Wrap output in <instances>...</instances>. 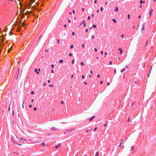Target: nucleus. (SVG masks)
Returning <instances> with one entry per match:
<instances>
[{
    "label": "nucleus",
    "instance_id": "obj_26",
    "mask_svg": "<svg viewBox=\"0 0 156 156\" xmlns=\"http://www.w3.org/2000/svg\"><path fill=\"white\" fill-rule=\"evenodd\" d=\"M37 108L36 107H34V111H36L37 110Z\"/></svg>",
    "mask_w": 156,
    "mask_h": 156
},
{
    "label": "nucleus",
    "instance_id": "obj_12",
    "mask_svg": "<svg viewBox=\"0 0 156 156\" xmlns=\"http://www.w3.org/2000/svg\"><path fill=\"white\" fill-rule=\"evenodd\" d=\"M63 62V60H62V59H61V60H60L59 61V62L61 63H62Z\"/></svg>",
    "mask_w": 156,
    "mask_h": 156
},
{
    "label": "nucleus",
    "instance_id": "obj_35",
    "mask_svg": "<svg viewBox=\"0 0 156 156\" xmlns=\"http://www.w3.org/2000/svg\"><path fill=\"white\" fill-rule=\"evenodd\" d=\"M122 141H123V140H122V142H121V143H120V145H119V146H118V147H119V146H120V145H121V143H122Z\"/></svg>",
    "mask_w": 156,
    "mask_h": 156
},
{
    "label": "nucleus",
    "instance_id": "obj_13",
    "mask_svg": "<svg viewBox=\"0 0 156 156\" xmlns=\"http://www.w3.org/2000/svg\"><path fill=\"white\" fill-rule=\"evenodd\" d=\"M82 24H83V26H84V27H85V21H83L82 22Z\"/></svg>",
    "mask_w": 156,
    "mask_h": 156
},
{
    "label": "nucleus",
    "instance_id": "obj_41",
    "mask_svg": "<svg viewBox=\"0 0 156 156\" xmlns=\"http://www.w3.org/2000/svg\"><path fill=\"white\" fill-rule=\"evenodd\" d=\"M73 13H75V11L74 10H73Z\"/></svg>",
    "mask_w": 156,
    "mask_h": 156
},
{
    "label": "nucleus",
    "instance_id": "obj_22",
    "mask_svg": "<svg viewBox=\"0 0 156 156\" xmlns=\"http://www.w3.org/2000/svg\"><path fill=\"white\" fill-rule=\"evenodd\" d=\"M127 16L128 19H129L130 18V15L129 14H128L127 15Z\"/></svg>",
    "mask_w": 156,
    "mask_h": 156
},
{
    "label": "nucleus",
    "instance_id": "obj_27",
    "mask_svg": "<svg viewBox=\"0 0 156 156\" xmlns=\"http://www.w3.org/2000/svg\"><path fill=\"white\" fill-rule=\"evenodd\" d=\"M49 87H53V85H52V84H50V85H49Z\"/></svg>",
    "mask_w": 156,
    "mask_h": 156
},
{
    "label": "nucleus",
    "instance_id": "obj_16",
    "mask_svg": "<svg viewBox=\"0 0 156 156\" xmlns=\"http://www.w3.org/2000/svg\"><path fill=\"white\" fill-rule=\"evenodd\" d=\"M24 101H23V105H22V107L23 108H24Z\"/></svg>",
    "mask_w": 156,
    "mask_h": 156
},
{
    "label": "nucleus",
    "instance_id": "obj_40",
    "mask_svg": "<svg viewBox=\"0 0 156 156\" xmlns=\"http://www.w3.org/2000/svg\"><path fill=\"white\" fill-rule=\"evenodd\" d=\"M97 76L99 78L100 77V75L98 74L97 75Z\"/></svg>",
    "mask_w": 156,
    "mask_h": 156
},
{
    "label": "nucleus",
    "instance_id": "obj_38",
    "mask_svg": "<svg viewBox=\"0 0 156 156\" xmlns=\"http://www.w3.org/2000/svg\"><path fill=\"white\" fill-rule=\"evenodd\" d=\"M82 48H84V44H83L82 45Z\"/></svg>",
    "mask_w": 156,
    "mask_h": 156
},
{
    "label": "nucleus",
    "instance_id": "obj_62",
    "mask_svg": "<svg viewBox=\"0 0 156 156\" xmlns=\"http://www.w3.org/2000/svg\"><path fill=\"white\" fill-rule=\"evenodd\" d=\"M92 38L94 39V36H92Z\"/></svg>",
    "mask_w": 156,
    "mask_h": 156
},
{
    "label": "nucleus",
    "instance_id": "obj_61",
    "mask_svg": "<svg viewBox=\"0 0 156 156\" xmlns=\"http://www.w3.org/2000/svg\"><path fill=\"white\" fill-rule=\"evenodd\" d=\"M107 84L108 85H110V83H107Z\"/></svg>",
    "mask_w": 156,
    "mask_h": 156
},
{
    "label": "nucleus",
    "instance_id": "obj_64",
    "mask_svg": "<svg viewBox=\"0 0 156 156\" xmlns=\"http://www.w3.org/2000/svg\"><path fill=\"white\" fill-rule=\"evenodd\" d=\"M129 118H128V120L127 121V122H129Z\"/></svg>",
    "mask_w": 156,
    "mask_h": 156
},
{
    "label": "nucleus",
    "instance_id": "obj_50",
    "mask_svg": "<svg viewBox=\"0 0 156 156\" xmlns=\"http://www.w3.org/2000/svg\"><path fill=\"white\" fill-rule=\"evenodd\" d=\"M10 34L11 35H12L13 34L11 32H10Z\"/></svg>",
    "mask_w": 156,
    "mask_h": 156
},
{
    "label": "nucleus",
    "instance_id": "obj_20",
    "mask_svg": "<svg viewBox=\"0 0 156 156\" xmlns=\"http://www.w3.org/2000/svg\"><path fill=\"white\" fill-rule=\"evenodd\" d=\"M73 48V45H71L70 46V48L71 49H72Z\"/></svg>",
    "mask_w": 156,
    "mask_h": 156
},
{
    "label": "nucleus",
    "instance_id": "obj_57",
    "mask_svg": "<svg viewBox=\"0 0 156 156\" xmlns=\"http://www.w3.org/2000/svg\"><path fill=\"white\" fill-rule=\"evenodd\" d=\"M97 129V127L95 128H94V131H96V129Z\"/></svg>",
    "mask_w": 156,
    "mask_h": 156
},
{
    "label": "nucleus",
    "instance_id": "obj_31",
    "mask_svg": "<svg viewBox=\"0 0 156 156\" xmlns=\"http://www.w3.org/2000/svg\"><path fill=\"white\" fill-rule=\"evenodd\" d=\"M51 67L52 68H53L54 67V65H51Z\"/></svg>",
    "mask_w": 156,
    "mask_h": 156
},
{
    "label": "nucleus",
    "instance_id": "obj_56",
    "mask_svg": "<svg viewBox=\"0 0 156 156\" xmlns=\"http://www.w3.org/2000/svg\"><path fill=\"white\" fill-rule=\"evenodd\" d=\"M138 18H139V19L141 18V16H140V15H139V16H138Z\"/></svg>",
    "mask_w": 156,
    "mask_h": 156
},
{
    "label": "nucleus",
    "instance_id": "obj_34",
    "mask_svg": "<svg viewBox=\"0 0 156 156\" xmlns=\"http://www.w3.org/2000/svg\"><path fill=\"white\" fill-rule=\"evenodd\" d=\"M72 54L71 53H69V56H72Z\"/></svg>",
    "mask_w": 156,
    "mask_h": 156
},
{
    "label": "nucleus",
    "instance_id": "obj_8",
    "mask_svg": "<svg viewBox=\"0 0 156 156\" xmlns=\"http://www.w3.org/2000/svg\"><path fill=\"white\" fill-rule=\"evenodd\" d=\"M119 50L120 51V54H122V49L121 48H119Z\"/></svg>",
    "mask_w": 156,
    "mask_h": 156
},
{
    "label": "nucleus",
    "instance_id": "obj_39",
    "mask_svg": "<svg viewBox=\"0 0 156 156\" xmlns=\"http://www.w3.org/2000/svg\"><path fill=\"white\" fill-rule=\"evenodd\" d=\"M51 72L52 73H54V70H53L52 69L51 70Z\"/></svg>",
    "mask_w": 156,
    "mask_h": 156
},
{
    "label": "nucleus",
    "instance_id": "obj_36",
    "mask_svg": "<svg viewBox=\"0 0 156 156\" xmlns=\"http://www.w3.org/2000/svg\"><path fill=\"white\" fill-rule=\"evenodd\" d=\"M94 50L96 52H97V49L96 48H95L94 49Z\"/></svg>",
    "mask_w": 156,
    "mask_h": 156
},
{
    "label": "nucleus",
    "instance_id": "obj_37",
    "mask_svg": "<svg viewBox=\"0 0 156 156\" xmlns=\"http://www.w3.org/2000/svg\"><path fill=\"white\" fill-rule=\"evenodd\" d=\"M94 2L95 3H97V0H95L94 1Z\"/></svg>",
    "mask_w": 156,
    "mask_h": 156
},
{
    "label": "nucleus",
    "instance_id": "obj_9",
    "mask_svg": "<svg viewBox=\"0 0 156 156\" xmlns=\"http://www.w3.org/2000/svg\"><path fill=\"white\" fill-rule=\"evenodd\" d=\"M118 7H115V12H117L118 11Z\"/></svg>",
    "mask_w": 156,
    "mask_h": 156
},
{
    "label": "nucleus",
    "instance_id": "obj_19",
    "mask_svg": "<svg viewBox=\"0 0 156 156\" xmlns=\"http://www.w3.org/2000/svg\"><path fill=\"white\" fill-rule=\"evenodd\" d=\"M131 149L130 150L131 151L133 150V149L134 148V147L133 146H132L131 147Z\"/></svg>",
    "mask_w": 156,
    "mask_h": 156
},
{
    "label": "nucleus",
    "instance_id": "obj_44",
    "mask_svg": "<svg viewBox=\"0 0 156 156\" xmlns=\"http://www.w3.org/2000/svg\"><path fill=\"white\" fill-rule=\"evenodd\" d=\"M112 62L111 61H110V62H109V64H110V65H112Z\"/></svg>",
    "mask_w": 156,
    "mask_h": 156
},
{
    "label": "nucleus",
    "instance_id": "obj_63",
    "mask_svg": "<svg viewBox=\"0 0 156 156\" xmlns=\"http://www.w3.org/2000/svg\"><path fill=\"white\" fill-rule=\"evenodd\" d=\"M38 71H41V69H38Z\"/></svg>",
    "mask_w": 156,
    "mask_h": 156
},
{
    "label": "nucleus",
    "instance_id": "obj_45",
    "mask_svg": "<svg viewBox=\"0 0 156 156\" xmlns=\"http://www.w3.org/2000/svg\"><path fill=\"white\" fill-rule=\"evenodd\" d=\"M151 14H152L151 12H149V15H150V16H151Z\"/></svg>",
    "mask_w": 156,
    "mask_h": 156
},
{
    "label": "nucleus",
    "instance_id": "obj_30",
    "mask_svg": "<svg viewBox=\"0 0 156 156\" xmlns=\"http://www.w3.org/2000/svg\"><path fill=\"white\" fill-rule=\"evenodd\" d=\"M72 34L73 36L75 35V33H74V32H72Z\"/></svg>",
    "mask_w": 156,
    "mask_h": 156
},
{
    "label": "nucleus",
    "instance_id": "obj_32",
    "mask_svg": "<svg viewBox=\"0 0 156 156\" xmlns=\"http://www.w3.org/2000/svg\"><path fill=\"white\" fill-rule=\"evenodd\" d=\"M82 78L83 79H84L85 78L84 76V75H82Z\"/></svg>",
    "mask_w": 156,
    "mask_h": 156
},
{
    "label": "nucleus",
    "instance_id": "obj_33",
    "mask_svg": "<svg viewBox=\"0 0 156 156\" xmlns=\"http://www.w3.org/2000/svg\"><path fill=\"white\" fill-rule=\"evenodd\" d=\"M57 41H58V43H59L60 42V40L59 39H58V40H57Z\"/></svg>",
    "mask_w": 156,
    "mask_h": 156
},
{
    "label": "nucleus",
    "instance_id": "obj_49",
    "mask_svg": "<svg viewBox=\"0 0 156 156\" xmlns=\"http://www.w3.org/2000/svg\"><path fill=\"white\" fill-rule=\"evenodd\" d=\"M101 54L102 55L103 54V52L102 51H101Z\"/></svg>",
    "mask_w": 156,
    "mask_h": 156
},
{
    "label": "nucleus",
    "instance_id": "obj_5",
    "mask_svg": "<svg viewBox=\"0 0 156 156\" xmlns=\"http://www.w3.org/2000/svg\"><path fill=\"white\" fill-rule=\"evenodd\" d=\"M145 2V1H143L142 0H140V3L141 4L142 3H144Z\"/></svg>",
    "mask_w": 156,
    "mask_h": 156
},
{
    "label": "nucleus",
    "instance_id": "obj_52",
    "mask_svg": "<svg viewBox=\"0 0 156 156\" xmlns=\"http://www.w3.org/2000/svg\"><path fill=\"white\" fill-rule=\"evenodd\" d=\"M90 73L91 74H93V72L92 70L90 71Z\"/></svg>",
    "mask_w": 156,
    "mask_h": 156
},
{
    "label": "nucleus",
    "instance_id": "obj_28",
    "mask_svg": "<svg viewBox=\"0 0 156 156\" xmlns=\"http://www.w3.org/2000/svg\"><path fill=\"white\" fill-rule=\"evenodd\" d=\"M90 16H88L87 18V19L88 20H89L90 19Z\"/></svg>",
    "mask_w": 156,
    "mask_h": 156
},
{
    "label": "nucleus",
    "instance_id": "obj_51",
    "mask_svg": "<svg viewBox=\"0 0 156 156\" xmlns=\"http://www.w3.org/2000/svg\"><path fill=\"white\" fill-rule=\"evenodd\" d=\"M153 9H151V10H150V12H152V11H153Z\"/></svg>",
    "mask_w": 156,
    "mask_h": 156
},
{
    "label": "nucleus",
    "instance_id": "obj_42",
    "mask_svg": "<svg viewBox=\"0 0 156 156\" xmlns=\"http://www.w3.org/2000/svg\"><path fill=\"white\" fill-rule=\"evenodd\" d=\"M32 105H29V108H31L32 107Z\"/></svg>",
    "mask_w": 156,
    "mask_h": 156
},
{
    "label": "nucleus",
    "instance_id": "obj_21",
    "mask_svg": "<svg viewBox=\"0 0 156 156\" xmlns=\"http://www.w3.org/2000/svg\"><path fill=\"white\" fill-rule=\"evenodd\" d=\"M80 64L81 65H82V66H83V65H84V63H83V62H81L80 63Z\"/></svg>",
    "mask_w": 156,
    "mask_h": 156
},
{
    "label": "nucleus",
    "instance_id": "obj_11",
    "mask_svg": "<svg viewBox=\"0 0 156 156\" xmlns=\"http://www.w3.org/2000/svg\"><path fill=\"white\" fill-rule=\"evenodd\" d=\"M99 154V153L98 152H97L96 153V154H95V156H98Z\"/></svg>",
    "mask_w": 156,
    "mask_h": 156
},
{
    "label": "nucleus",
    "instance_id": "obj_48",
    "mask_svg": "<svg viewBox=\"0 0 156 156\" xmlns=\"http://www.w3.org/2000/svg\"><path fill=\"white\" fill-rule=\"evenodd\" d=\"M64 27H66V24H65L64 25Z\"/></svg>",
    "mask_w": 156,
    "mask_h": 156
},
{
    "label": "nucleus",
    "instance_id": "obj_7",
    "mask_svg": "<svg viewBox=\"0 0 156 156\" xmlns=\"http://www.w3.org/2000/svg\"><path fill=\"white\" fill-rule=\"evenodd\" d=\"M71 131V130L70 129L68 130H67L66 131L64 132V134H66L67 133V132H70Z\"/></svg>",
    "mask_w": 156,
    "mask_h": 156
},
{
    "label": "nucleus",
    "instance_id": "obj_58",
    "mask_svg": "<svg viewBox=\"0 0 156 156\" xmlns=\"http://www.w3.org/2000/svg\"><path fill=\"white\" fill-rule=\"evenodd\" d=\"M84 10H85V9H84V8H82V10L83 11H84Z\"/></svg>",
    "mask_w": 156,
    "mask_h": 156
},
{
    "label": "nucleus",
    "instance_id": "obj_46",
    "mask_svg": "<svg viewBox=\"0 0 156 156\" xmlns=\"http://www.w3.org/2000/svg\"><path fill=\"white\" fill-rule=\"evenodd\" d=\"M114 73H115V74H116V69H115V70H114Z\"/></svg>",
    "mask_w": 156,
    "mask_h": 156
},
{
    "label": "nucleus",
    "instance_id": "obj_15",
    "mask_svg": "<svg viewBox=\"0 0 156 156\" xmlns=\"http://www.w3.org/2000/svg\"><path fill=\"white\" fill-rule=\"evenodd\" d=\"M20 139L21 140H24V141H25L26 142H27V140H26L25 139H22V138H20Z\"/></svg>",
    "mask_w": 156,
    "mask_h": 156
},
{
    "label": "nucleus",
    "instance_id": "obj_17",
    "mask_svg": "<svg viewBox=\"0 0 156 156\" xmlns=\"http://www.w3.org/2000/svg\"><path fill=\"white\" fill-rule=\"evenodd\" d=\"M41 145L43 146H45V144H44V142H43L41 144Z\"/></svg>",
    "mask_w": 156,
    "mask_h": 156
},
{
    "label": "nucleus",
    "instance_id": "obj_47",
    "mask_svg": "<svg viewBox=\"0 0 156 156\" xmlns=\"http://www.w3.org/2000/svg\"><path fill=\"white\" fill-rule=\"evenodd\" d=\"M100 83L101 84H102L103 83V81H101L100 82Z\"/></svg>",
    "mask_w": 156,
    "mask_h": 156
},
{
    "label": "nucleus",
    "instance_id": "obj_54",
    "mask_svg": "<svg viewBox=\"0 0 156 156\" xmlns=\"http://www.w3.org/2000/svg\"><path fill=\"white\" fill-rule=\"evenodd\" d=\"M86 32H87L88 31V29H86Z\"/></svg>",
    "mask_w": 156,
    "mask_h": 156
},
{
    "label": "nucleus",
    "instance_id": "obj_23",
    "mask_svg": "<svg viewBox=\"0 0 156 156\" xmlns=\"http://www.w3.org/2000/svg\"><path fill=\"white\" fill-rule=\"evenodd\" d=\"M144 25H143V27L142 28V29H141V31H142L143 30H144Z\"/></svg>",
    "mask_w": 156,
    "mask_h": 156
},
{
    "label": "nucleus",
    "instance_id": "obj_55",
    "mask_svg": "<svg viewBox=\"0 0 156 156\" xmlns=\"http://www.w3.org/2000/svg\"><path fill=\"white\" fill-rule=\"evenodd\" d=\"M61 103L62 104H64V102L63 101H61Z\"/></svg>",
    "mask_w": 156,
    "mask_h": 156
},
{
    "label": "nucleus",
    "instance_id": "obj_53",
    "mask_svg": "<svg viewBox=\"0 0 156 156\" xmlns=\"http://www.w3.org/2000/svg\"><path fill=\"white\" fill-rule=\"evenodd\" d=\"M50 80H48V83H50Z\"/></svg>",
    "mask_w": 156,
    "mask_h": 156
},
{
    "label": "nucleus",
    "instance_id": "obj_10",
    "mask_svg": "<svg viewBox=\"0 0 156 156\" xmlns=\"http://www.w3.org/2000/svg\"><path fill=\"white\" fill-rule=\"evenodd\" d=\"M112 20L114 22V23H115L116 22V20L114 19H113Z\"/></svg>",
    "mask_w": 156,
    "mask_h": 156
},
{
    "label": "nucleus",
    "instance_id": "obj_60",
    "mask_svg": "<svg viewBox=\"0 0 156 156\" xmlns=\"http://www.w3.org/2000/svg\"><path fill=\"white\" fill-rule=\"evenodd\" d=\"M121 37H124V35L123 34H122L121 36Z\"/></svg>",
    "mask_w": 156,
    "mask_h": 156
},
{
    "label": "nucleus",
    "instance_id": "obj_43",
    "mask_svg": "<svg viewBox=\"0 0 156 156\" xmlns=\"http://www.w3.org/2000/svg\"><path fill=\"white\" fill-rule=\"evenodd\" d=\"M19 0L20 1V2H21L23 1V0Z\"/></svg>",
    "mask_w": 156,
    "mask_h": 156
},
{
    "label": "nucleus",
    "instance_id": "obj_59",
    "mask_svg": "<svg viewBox=\"0 0 156 156\" xmlns=\"http://www.w3.org/2000/svg\"><path fill=\"white\" fill-rule=\"evenodd\" d=\"M68 21L69 23H70L71 21L70 20H69V19L68 20Z\"/></svg>",
    "mask_w": 156,
    "mask_h": 156
},
{
    "label": "nucleus",
    "instance_id": "obj_2",
    "mask_svg": "<svg viewBox=\"0 0 156 156\" xmlns=\"http://www.w3.org/2000/svg\"><path fill=\"white\" fill-rule=\"evenodd\" d=\"M62 146V144L61 143L55 146V148L56 149H57L58 147H61Z\"/></svg>",
    "mask_w": 156,
    "mask_h": 156
},
{
    "label": "nucleus",
    "instance_id": "obj_25",
    "mask_svg": "<svg viewBox=\"0 0 156 156\" xmlns=\"http://www.w3.org/2000/svg\"><path fill=\"white\" fill-rule=\"evenodd\" d=\"M31 94H34V92L33 91H31Z\"/></svg>",
    "mask_w": 156,
    "mask_h": 156
},
{
    "label": "nucleus",
    "instance_id": "obj_18",
    "mask_svg": "<svg viewBox=\"0 0 156 156\" xmlns=\"http://www.w3.org/2000/svg\"><path fill=\"white\" fill-rule=\"evenodd\" d=\"M97 26L96 25H93V27L94 28H96V27Z\"/></svg>",
    "mask_w": 156,
    "mask_h": 156
},
{
    "label": "nucleus",
    "instance_id": "obj_1",
    "mask_svg": "<svg viewBox=\"0 0 156 156\" xmlns=\"http://www.w3.org/2000/svg\"><path fill=\"white\" fill-rule=\"evenodd\" d=\"M19 27L18 28V30L17 31L19 32L21 30V25L20 24L19 25Z\"/></svg>",
    "mask_w": 156,
    "mask_h": 156
},
{
    "label": "nucleus",
    "instance_id": "obj_6",
    "mask_svg": "<svg viewBox=\"0 0 156 156\" xmlns=\"http://www.w3.org/2000/svg\"><path fill=\"white\" fill-rule=\"evenodd\" d=\"M51 130H58V129H56V128L55 127H52L51 129Z\"/></svg>",
    "mask_w": 156,
    "mask_h": 156
},
{
    "label": "nucleus",
    "instance_id": "obj_14",
    "mask_svg": "<svg viewBox=\"0 0 156 156\" xmlns=\"http://www.w3.org/2000/svg\"><path fill=\"white\" fill-rule=\"evenodd\" d=\"M125 68H123L121 70V73H122L123 72V71H124V70H125Z\"/></svg>",
    "mask_w": 156,
    "mask_h": 156
},
{
    "label": "nucleus",
    "instance_id": "obj_29",
    "mask_svg": "<svg viewBox=\"0 0 156 156\" xmlns=\"http://www.w3.org/2000/svg\"><path fill=\"white\" fill-rule=\"evenodd\" d=\"M74 61H75V60H73H73L72 61V64H74Z\"/></svg>",
    "mask_w": 156,
    "mask_h": 156
},
{
    "label": "nucleus",
    "instance_id": "obj_24",
    "mask_svg": "<svg viewBox=\"0 0 156 156\" xmlns=\"http://www.w3.org/2000/svg\"><path fill=\"white\" fill-rule=\"evenodd\" d=\"M103 9L102 7H101L100 9L101 11H102Z\"/></svg>",
    "mask_w": 156,
    "mask_h": 156
},
{
    "label": "nucleus",
    "instance_id": "obj_3",
    "mask_svg": "<svg viewBox=\"0 0 156 156\" xmlns=\"http://www.w3.org/2000/svg\"><path fill=\"white\" fill-rule=\"evenodd\" d=\"M95 117V116H93L91 118H90V119H89V120L90 121H91Z\"/></svg>",
    "mask_w": 156,
    "mask_h": 156
},
{
    "label": "nucleus",
    "instance_id": "obj_4",
    "mask_svg": "<svg viewBox=\"0 0 156 156\" xmlns=\"http://www.w3.org/2000/svg\"><path fill=\"white\" fill-rule=\"evenodd\" d=\"M34 71L35 73H37V74L38 75L39 74V72L37 71V69H35Z\"/></svg>",
    "mask_w": 156,
    "mask_h": 156
}]
</instances>
